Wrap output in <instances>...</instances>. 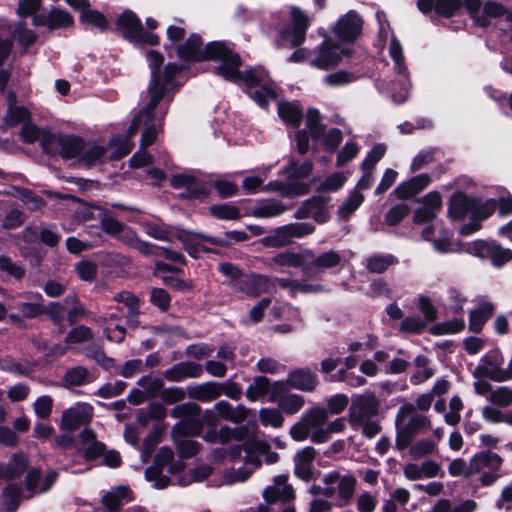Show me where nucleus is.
<instances>
[{"mask_svg":"<svg viewBox=\"0 0 512 512\" xmlns=\"http://www.w3.org/2000/svg\"><path fill=\"white\" fill-rule=\"evenodd\" d=\"M270 389V380L265 376H257L245 391L246 398L254 402L265 396Z\"/></svg>","mask_w":512,"mask_h":512,"instance_id":"37998d69","label":"nucleus"},{"mask_svg":"<svg viewBox=\"0 0 512 512\" xmlns=\"http://www.w3.org/2000/svg\"><path fill=\"white\" fill-rule=\"evenodd\" d=\"M172 438L180 457L190 458L198 453L199 444L196 441L188 439L187 436L178 435V433L172 435Z\"/></svg>","mask_w":512,"mask_h":512,"instance_id":"49530a36","label":"nucleus"},{"mask_svg":"<svg viewBox=\"0 0 512 512\" xmlns=\"http://www.w3.org/2000/svg\"><path fill=\"white\" fill-rule=\"evenodd\" d=\"M302 420L311 433L313 443H324L327 441L325 425L328 420V412L324 408H312L302 415Z\"/></svg>","mask_w":512,"mask_h":512,"instance_id":"a211bd4d","label":"nucleus"},{"mask_svg":"<svg viewBox=\"0 0 512 512\" xmlns=\"http://www.w3.org/2000/svg\"><path fill=\"white\" fill-rule=\"evenodd\" d=\"M288 383L293 389L312 392L318 385V377L308 368H297L289 372Z\"/></svg>","mask_w":512,"mask_h":512,"instance_id":"bb28decb","label":"nucleus"},{"mask_svg":"<svg viewBox=\"0 0 512 512\" xmlns=\"http://www.w3.org/2000/svg\"><path fill=\"white\" fill-rule=\"evenodd\" d=\"M91 381L92 377L88 369L83 366L72 367L63 376V385L66 388L81 386Z\"/></svg>","mask_w":512,"mask_h":512,"instance_id":"f704fd0d","label":"nucleus"},{"mask_svg":"<svg viewBox=\"0 0 512 512\" xmlns=\"http://www.w3.org/2000/svg\"><path fill=\"white\" fill-rule=\"evenodd\" d=\"M27 465L28 462L24 455H13L5 472V477L7 479H14L19 477L26 470Z\"/></svg>","mask_w":512,"mask_h":512,"instance_id":"13d9d810","label":"nucleus"},{"mask_svg":"<svg viewBox=\"0 0 512 512\" xmlns=\"http://www.w3.org/2000/svg\"><path fill=\"white\" fill-rule=\"evenodd\" d=\"M210 213L222 220H237L240 218V210L232 204L213 205L209 208Z\"/></svg>","mask_w":512,"mask_h":512,"instance_id":"603ef678","label":"nucleus"},{"mask_svg":"<svg viewBox=\"0 0 512 512\" xmlns=\"http://www.w3.org/2000/svg\"><path fill=\"white\" fill-rule=\"evenodd\" d=\"M260 422L264 426L279 428L283 425L284 417L281 411L275 408H262L259 411Z\"/></svg>","mask_w":512,"mask_h":512,"instance_id":"864d4df0","label":"nucleus"},{"mask_svg":"<svg viewBox=\"0 0 512 512\" xmlns=\"http://www.w3.org/2000/svg\"><path fill=\"white\" fill-rule=\"evenodd\" d=\"M71 15L63 10L54 9L47 16H35L33 24L35 26L47 25L50 29L68 27L72 24Z\"/></svg>","mask_w":512,"mask_h":512,"instance_id":"c756f323","label":"nucleus"},{"mask_svg":"<svg viewBox=\"0 0 512 512\" xmlns=\"http://www.w3.org/2000/svg\"><path fill=\"white\" fill-rule=\"evenodd\" d=\"M41 147L43 152L49 155H60L63 159L68 160L81 154L84 142L72 135L44 133L41 137Z\"/></svg>","mask_w":512,"mask_h":512,"instance_id":"6e6552de","label":"nucleus"},{"mask_svg":"<svg viewBox=\"0 0 512 512\" xmlns=\"http://www.w3.org/2000/svg\"><path fill=\"white\" fill-rule=\"evenodd\" d=\"M248 452H251L252 454L255 452L259 456H264V461L267 464H274L279 459L278 453L271 451L269 445L264 441L253 442L249 446Z\"/></svg>","mask_w":512,"mask_h":512,"instance_id":"680f3d73","label":"nucleus"},{"mask_svg":"<svg viewBox=\"0 0 512 512\" xmlns=\"http://www.w3.org/2000/svg\"><path fill=\"white\" fill-rule=\"evenodd\" d=\"M93 414V408L87 403H77L62 412L59 427L65 432H73L81 425L88 423Z\"/></svg>","mask_w":512,"mask_h":512,"instance_id":"f3484780","label":"nucleus"},{"mask_svg":"<svg viewBox=\"0 0 512 512\" xmlns=\"http://www.w3.org/2000/svg\"><path fill=\"white\" fill-rule=\"evenodd\" d=\"M287 207L279 201L265 202L253 210V216L257 218H273L283 214Z\"/></svg>","mask_w":512,"mask_h":512,"instance_id":"a18cd8bd","label":"nucleus"},{"mask_svg":"<svg viewBox=\"0 0 512 512\" xmlns=\"http://www.w3.org/2000/svg\"><path fill=\"white\" fill-rule=\"evenodd\" d=\"M307 261L305 263V273L308 276H317L325 269L336 267L341 262V256L335 251L324 252L314 256L311 251L305 252Z\"/></svg>","mask_w":512,"mask_h":512,"instance_id":"aec40b11","label":"nucleus"},{"mask_svg":"<svg viewBox=\"0 0 512 512\" xmlns=\"http://www.w3.org/2000/svg\"><path fill=\"white\" fill-rule=\"evenodd\" d=\"M274 262L276 264L282 265V266H292V267H299L302 266L303 270L305 271V263L307 261V257L305 256V253L303 255L292 253V252H284L281 254L276 255L273 258Z\"/></svg>","mask_w":512,"mask_h":512,"instance_id":"4d7b16f0","label":"nucleus"},{"mask_svg":"<svg viewBox=\"0 0 512 512\" xmlns=\"http://www.w3.org/2000/svg\"><path fill=\"white\" fill-rule=\"evenodd\" d=\"M189 239L192 241H195V244L187 246V252L189 253V255H191L194 258L197 257L198 251H205V252L210 251L208 248H206L203 245V243H210V244L218 245V246H224L226 244L225 241L220 238H216V237H212V236H208V235L196 233V232H191L189 234Z\"/></svg>","mask_w":512,"mask_h":512,"instance_id":"c9c22d12","label":"nucleus"},{"mask_svg":"<svg viewBox=\"0 0 512 512\" xmlns=\"http://www.w3.org/2000/svg\"><path fill=\"white\" fill-rule=\"evenodd\" d=\"M291 27L281 31V45L290 48L300 46L306 38V31L310 26L311 19L308 15L296 6L290 9Z\"/></svg>","mask_w":512,"mask_h":512,"instance_id":"9b49d317","label":"nucleus"},{"mask_svg":"<svg viewBox=\"0 0 512 512\" xmlns=\"http://www.w3.org/2000/svg\"><path fill=\"white\" fill-rule=\"evenodd\" d=\"M397 263V258L391 254H374L367 258L366 268L371 273L381 274Z\"/></svg>","mask_w":512,"mask_h":512,"instance_id":"e433bc0d","label":"nucleus"},{"mask_svg":"<svg viewBox=\"0 0 512 512\" xmlns=\"http://www.w3.org/2000/svg\"><path fill=\"white\" fill-rule=\"evenodd\" d=\"M463 409V402L459 396H453L449 401V411L444 415V421L450 426L457 425L461 420L460 412Z\"/></svg>","mask_w":512,"mask_h":512,"instance_id":"052dcab7","label":"nucleus"},{"mask_svg":"<svg viewBox=\"0 0 512 512\" xmlns=\"http://www.w3.org/2000/svg\"><path fill=\"white\" fill-rule=\"evenodd\" d=\"M503 459L497 453L490 450L476 453L469 461L470 474L475 475L482 472L485 468L495 472L502 466Z\"/></svg>","mask_w":512,"mask_h":512,"instance_id":"a878e982","label":"nucleus"},{"mask_svg":"<svg viewBox=\"0 0 512 512\" xmlns=\"http://www.w3.org/2000/svg\"><path fill=\"white\" fill-rule=\"evenodd\" d=\"M476 245L481 249V256L488 257L495 267H501L512 259V251L498 244L480 242Z\"/></svg>","mask_w":512,"mask_h":512,"instance_id":"c85d7f7f","label":"nucleus"},{"mask_svg":"<svg viewBox=\"0 0 512 512\" xmlns=\"http://www.w3.org/2000/svg\"><path fill=\"white\" fill-rule=\"evenodd\" d=\"M220 383L205 382L187 387L188 396L200 402H211L221 396Z\"/></svg>","mask_w":512,"mask_h":512,"instance_id":"cd10ccee","label":"nucleus"},{"mask_svg":"<svg viewBox=\"0 0 512 512\" xmlns=\"http://www.w3.org/2000/svg\"><path fill=\"white\" fill-rule=\"evenodd\" d=\"M218 269L225 277L229 279L228 285L233 290L236 287V283L239 282L244 275L238 266L228 262L220 263Z\"/></svg>","mask_w":512,"mask_h":512,"instance_id":"774afa93","label":"nucleus"},{"mask_svg":"<svg viewBox=\"0 0 512 512\" xmlns=\"http://www.w3.org/2000/svg\"><path fill=\"white\" fill-rule=\"evenodd\" d=\"M464 327L465 321L461 318H455L435 325L433 333L438 335L454 334L462 331Z\"/></svg>","mask_w":512,"mask_h":512,"instance_id":"e2e57ef3","label":"nucleus"},{"mask_svg":"<svg viewBox=\"0 0 512 512\" xmlns=\"http://www.w3.org/2000/svg\"><path fill=\"white\" fill-rule=\"evenodd\" d=\"M93 339V332L91 328L84 326V325H78L74 328H72L65 337V343L67 345H73V344H81L88 342Z\"/></svg>","mask_w":512,"mask_h":512,"instance_id":"09e8293b","label":"nucleus"},{"mask_svg":"<svg viewBox=\"0 0 512 512\" xmlns=\"http://www.w3.org/2000/svg\"><path fill=\"white\" fill-rule=\"evenodd\" d=\"M260 465V460L257 456L247 451V455L245 457L244 465L239 468L237 471L229 472L225 475L226 483L232 484L235 482H243L247 480L254 469Z\"/></svg>","mask_w":512,"mask_h":512,"instance_id":"2f4dec72","label":"nucleus"},{"mask_svg":"<svg viewBox=\"0 0 512 512\" xmlns=\"http://www.w3.org/2000/svg\"><path fill=\"white\" fill-rule=\"evenodd\" d=\"M376 19L379 25V37L386 39L390 37L389 56L394 63V71L400 77L401 92L399 94H392V99L395 103L401 104L408 98L411 83L409 79L408 67L405 63L403 47L397 37L394 35L387 16L383 11L376 12Z\"/></svg>","mask_w":512,"mask_h":512,"instance_id":"39448f33","label":"nucleus"},{"mask_svg":"<svg viewBox=\"0 0 512 512\" xmlns=\"http://www.w3.org/2000/svg\"><path fill=\"white\" fill-rule=\"evenodd\" d=\"M423 205L419 207L413 216V222L416 224H423L435 219L441 210L442 200L438 192L433 191L428 193L422 201Z\"/></svg>","mask_w":512,"mask_h":512,"instance_id":"5701e85b","label":"nucleus"},{"mask_svg":"<svg viewBox=\"0 0 512 512\" xmlns=\"http://www.w3.org/2000/svg\"><path fill=\"white\" fill-rule=\"evenodd\" d=\"M263 497L268 503H274L277 500L289 502L295 498V493L291 485L269 486L264 490Z\"/></svg>","mask_w":512,"mask_h":512,"instance_id":"ea45409f","label":"nucleus"},{"mask_svg":"<svg viewBox=\"0 0 512 512\" xmlns=\"http://www.w3.org/2000/svg\"><path fill=\"white\" fill-rule=\"evenodd\" d=\"M364 196L357 190L350 191L347 199L339 206L338 215L341 219L347 220L363 203Z\"/></svg>","mask_w":512,"mask_h":512,"instance_id":"a19ab883","label":"nucleus"},{"mask_svg":"<svg viewBox=\"0 0 512 512\" xmlns=\"http://www.w3.org/2000/svg\"><path fill=\"white\" fill-rule=\"evenodd\" d=\"M201 44L200 36L192 34L183 45L178 47L179 58L186 61L220 60L217 74L232 82L243 81L249 89L250 97L259 106L265 107L269 101L276 99L277 87L264 68L255 67L241 73L240 57L227 44L213 41L204 49Z\"/></svg>","mask_w":512,"mask_h":512,"instance_id":"f03ea898","label":"nucleus"},{"mask_svg":"<svg viewBox=\"0 0 512 512\" xmlns=\"http://www.w3.org/2000/svg\"><path fill=\"white\" fill-rule=\"evenodd\" d=\"M350 52L349 48L340 47L332 40L326 39L314 50L310 65L318 69L327 70L338 65L341 59L349 55Z\"/></svg>","mask_w":512,"mask_h":512,"instance_id":"4468645a","label":"nucleus"},{"mask_svg":"<svg viewBox=\"0 0 512 512\" xmlns=\"http://www.w3.org/2000/svg\"><path fill=\"white\" fill-rule=\"evenodd\" d=\"M58 474L55 471L48 472L44 479L41 478V471L33 468L28 471L25 477V498H31L35 495L47 492L55 483Z\"/></svg>","mask_w":512,"mask_h":512,"instance_id":"412c9836","label":"nucleus"},{"mask_svg":"<svg viewBox=\"0 0 512 512\" xmlns=\"http://www.w3.org/2000/svg\"><path fill=\"white\" fill-rule=\"evenodd\" d=\"M54 400L49 395L39 396L33 403V410L37 418L44 420L50 417Z\"/></svg>","mask_w":512,"mask_h":512,"instance_id":"6e6d98bb","label":"nucleus"},{"mask_svg":"<svg viewBox=\"0 0 512 512\" xmlns=\"http://www.w3.org/2000/svg\"><path fill=\"white\" fill-rule=\"evenodd\" d=\"M117 30L128 40L149 45L158 44V36L144 31L141 21L131 11H124L117 20Z\"/></svg>","mask_w":512,"mask_h":512,"instance_id":"f8f14e48","label":"nucleus"},{"mask_svg":"<svg viewBox=\"0 0 512 512\" xmlns=\"http://www.w3.org/2000/svg\"><path fill=\"white\" fill-rule=\"evenodd\" d=\"M201 408L198 404L187 402L177 405L171 410V417L181 419L171 431L172 435L178 433L183 436H198L202 432V422L200 420Z\"/></svg>","mask_w":512,"mask_h":512,"instance_id":"0eeeda50","label":"nucleus"},{"mask_svg":"<svg viewBox=\"0 0 512 512\" xmlns=\"http://www.w3.org/2000/svg\"><path fill=\"white\" fill-rule=\"evenodd\" d=\"M396 446L399 450L406 449L412 439L431 426L428 417L418 414L411 403L402 405L395 417Z\"/></svg>","mask_w":512,"mask_h":512,"instance_id":"423d86ee","label":"nucleus"},{"mask_svg":"<svg viewBox=\"0 0 512 512\" xmlns=\"http://www.w3.org/2000/svg\"><path fill=\"white\" fill-rule=\"evenodd\" d=\"M21 487L16 484H9L2 492V505L8 511H15L19 505Z\"/></svg>","mask_w":512,"mask_h":512,"instance_id":"de8ad7c7","label":"nucleus"},{"mask_svg":"<svg viewBox=\"0 0 512 512\" xmlns=\"http://www.w3.org/2000/svg\"><path fill=\"white\" fill-rule=\"evenodd\" d=\"M44 133H51L48 130H39L38 127L30 122L23 124L20 137L23 142L31 144L39 140L41 142V137Z\"/></svg>","mask_w":512,"mask_h":512,"instance_id":"338daca9","label":"nucleus"},{"mask_svg":"<svg viewBox=\"0 0 512 512\" xmlns=\"http://www.w3.org/2000/svg\"><path fill=\"white\" fill-rule=\"evenodd\" d=\"M304 405V398L298 394H288L279 401V408L286 414L297 413Z\"/></svg>","mask_w":512,"mask_h":512,"instance_id":"5fc2aeb1","label":"nucleus"},{"mask_svg":"<svg viewBox=\"0 0 512 512\" xmlns=\"http://www.w3.org/2000/svg\"><path fill=\"white\" fill-rule=\"evenodd\" d=\"M146 57L152 76L146 92L147 101L133 118L127 131V137L130 139L140 128L143 129L140 141L142 149L153 144L158 133L162 130V122L167 113V103L171 101L168 89L172 80L180 71L176 64L170 63L165 66L163 76H161L159 68L163 62L162 55L154 50H149Z\"/></svg>","mask_w":512,"mask_h":512,"instance_id":"7ed1b4c3","label":"nucleus"},{"mask_svg":"<svg viewBox=\"0 0 512 512\" xmlns=\"http://www.w3.org/2000/svg\"><path fill=\"white\" fill-rule=\"evenodd\" d=\"M313 231L314 226L310 223H291L277 228L260 242L266 247H282L290 244L293 239L305 237Z\"/></svg>","mask_w":512,"mask_h":512,"instance_id":"ddd939ff","label":"nucleus"},{"mask_svg":"<svg viewBox=\"0 0 512 512\" xmlns=\"http://www.w3.org/2000/svg\"><path fill=\"white\" fill-rule=\"evenodd\" d=\"M364 21L355 11L342 15L332 28L333 34L342 42H354L362 33Z\"/></svg>","mask_w":512,"mask_h":512,"instance_id":"2eb2a0df","label":"nucleus"},{"mask_svg":"<svg viewBox=\"0 0 512 512\" xmlns=\"http://www.w3.org/2000/svg\"><path fill=\"white\" fill-rule=\"evenodd\" d=\"M379 407V399L370 391L353 397L348 413V422L352 429L361 430L362 435L367 438L375 437L381 430L379 423L373 420Z\"/></svg>","mask_w":512,"mask_h":512,"instance_id":"20e7f679","label":"nucleus"},{"mask_svg":"<svg viewBox=\"0 0 512 512\" xmlns=\"http://www.w3.org/2000/svg\"><path fill=\"white\" fill-rule=\"evenodd\" d=\"M30 120V112L27 108L22 106L9 107L8 113L5 117V122L8 126H15L19 123H27Z\"/></svg>","mask_w":512,"mask_h":512,"instance_id":"bf43d9fd","label":"nucleus"},{"mask_svg":"<svg viewBox=\"0 0 512 512\" xmlns=\"http://www.w3.org/2000/svg\"><path fill=\"white\" fill-rule=\"evenodd\" d=\"M106 155V148L97 144H84L80 160L87 166L103 162Z\"/></svg>","mask_w":512,"mask_h":512,"instance_id":"79ce46f5","label":"nucleus"},{"mask_svg":"<svg viewBox=\"0 0 512 512\" xmlns=\"http://www.w3.org/2000/svg\"><path fill=\"white\" fill-rule=\"evenodd\" d=\"M138 385L144 389L149 398H153L162 390L164 383L160 378L143 376L138 380Z\"/></svg>","mask_w":512,"mask_h":512,"instance_id":"0e129e2a","label":"nucleus"},{"mask_svg":"<svg viewBox=\"0 0 512 512\" xmlns=\"http://www.w3.org/2000/svg\"><path fill=\"white\" fill-rule=\"evenodd\" d=\"M203 374V367L193 361H182L165 370L163 377L169 382H182L188 378H199Z\"/></svg>","mask_w":512,"mask_h":512,"instance_id":"4be33fe9","label":"nucleus"},{"mask_svg":"<svg viewBox=\"0 0 512 512\" xmlns=\"http://www.w3.org/2000/svg\"><path fill=\"white\" fill-rule=\"evenodd\" d=\"M201 44L200 36L192 34L183 45L178 47L179 58L186 61L220 60L217 74L232 82L243 81L249 89L250 97L259 106L265 107L269 101L276 99L277 87L264 68L255 67L241 73L240 57L227 44L213 41L204 49Z\"/></svg>","mask_w":512,"mask_h":512,"instance_id":"f257e3e1","label":"nucleus"},{"mask_svg":"<svg viewBox=\"0 0 512 512\" xmlns=\"http://www.w3.org/2000/svg\"><path fill=\"white\" fill-rule=\"evenodd\" d=\"M175 189H182L181 196L187 199H204L210 192L212 183L208 178L193 173H181L170 179Z\"/></svg>","mask_w":512,"mask_h":512,"instance_id":"1a4fd4ad","label":"nucleus"},{"mask_svg":"<svg viewBox=\"0 0 512 512\" xmlns=\"http://www.w3.org/2000/svg\"><path fill=\"white\" fill-rule=\"evenodd\" d=\"M275 284L266 276L250 274L243 275L236 283L235 291L244 293L250 297H257L260 294L271 292Z\"/></svg>","mask_w":512,"mask_h":512,"instance_id":"6ab92c4d","label":"nucleus"},{"mask_svg":"<svg viewBox=\"0 0 512 512\" xmlns=\"http://www.w3.org/2000/svg\"><path fill=\"white\" fill-rule=\"evenodd\" d=\"M495 306L489 301L481 303L480 307L470 312L469 329L474 333H479L488 319L493 315Z\"/></svg>","mask_w":512,"mask_h":512,"instance_id":"7c9ffc66","label":"nucleus"},{"mask_svg":"<svg viewBox=\"0 0 512 512\" xmlns=\"http://www.w3.org/2000/svg\"><path fill=\"white\" fill-rule=\"evenodd\" d=\"M215 410L220 418L231 421L233 423H240L244 421L249 413V409L244 405L233 407L226 401H219L215 404Z\"/></svg>","mask_w":512,"mask_h":512,"instance_id":"473e14b6","label":"nucleus"},{"mask_svg":"<svg viewBox=\"0 0 512 512\" xmlns=\"http://www.w3.org/2000/svg\"><path fill=\"white\" fill-rule=\"evenodd\" d=\"M80 437L82 439L84 453L87 459L92 460L103 454L105 445L96 440V435L91 429H83Z\"/></svg>","mask_w":512,"mask_h":512,"instance_id":"72a5a7b5","label":"nucleus"},{"mask_svg":"<svg viewBox=\"0 0 512 512\" xmlns=\"http://www.w3.org/2000/svg\"><path fill=\"white\" fill-rule=\"evenodd\" d=\"M462 0H418L417 6L422 13L433 9L442 17L450 18L461 8Z\"/></svg>","mask_w":512,"mask_h":512,"instance_id":"393cba45","label":"nucleus"},{"mask_svg":"<svg viewBox=\"0 0 512 512\" xmlns=\"http://www.w3.org/2000/svg\"><path fill=\"white\" fill-rule=\"evenodd\" d=\"M503 363L504 358L501 352L491 350L480 359L475 368V374L497 382L507 381L506 369L502 368Z\"/></svg>","mask_w":512,"mask_h":512,"instance_id":"dca6fc26","label":"nucleus"},{"mask_svg":"<svg viewBox=\"0 0 512 512\" xmlns=\"http://www.w3.org/2000/svg\"><path fill=\"white\" fill-rule=\"evenodd\" d=\"M320 207V199L319 198H311L303 202V204L297 209L294 214L296 219H305L312 217L317 222L323 223L325 222V217L323 219H319L317 214L314 213V209H318Z\"/></svg>","mask_w":512,"mask_h":512,"instance_id":"3c124183","label":"nucleus"},{"mask_svg":"<svg viewBox=\"0 0 512 512\" xmlns=\"http://www.w3.org/2000/svg\"><path fill=\"white\" fill-rule=\"evenodd\" d=\"M278 114L285 123L292 126H298L302 118L301 109L297 104L290 102L280 103Z\"/></svg>","mask_w":512,"mask_h":512,"instance_id":"c03bdc74","label":"nucleus"},{"mask_svg":"<svg viewBox=\"0 0 512 512\" xmlns=\"http://www.w3.org/2000/svg\"><path fill=\"white\" fill-rule=\"evenodd\" d=\"M414 365L416 371L410 377L411 384H422L434 375V370L429 366V360L426 356L418 355L414 359Z\"/></svg>","mask_w":512,"mask_h":512,"instance_id":"58836bf2","label":"nucleus"},{"mask_svg":"<svg viewBox=\"0 0 512 512\" xmlns=\"http://www.w3.org/2000/svg\"><path fill=\"white\" fill-rule=\"evenodd\" d=\"M470 205V199L465 194L454 193L449 202V216L454 220L462 219L467 214Z\"/></svg>","mask_w":512,"mask_h":512,"instance_id":"4c0bfd02","label":"nucleus"},{"mask_svg":"<svg viewBox=\"0 0 512 512\" xmlns=\"http://www.w3.org/2000/svg\"><path fill=\"white\" fill-rule=\"evenodd\" d=\"M487 400L494 405L507 407L512 403V389L507 386L492 389L487 396Z\"/></svg>","mask_w":512,"mask_h":512,"instance_id":"8fccbe9b","label":"nucleus"},{"mask_svg":"<svg viewBox=\"0 0 512 512\" xmlns=\"http://www.w3.org/2000/svg\"><path fill=\"white\" fill-rule=\"evenodd\" d=\"M323 495L332 497L338 492V505L345 506L352 499L355 491L356 479L350 474L341 475L330 472L323 477Z\"/></svg>","mask_w":512,"mask_h":512,"instance_id":"9d476101","label":"nucleus"},{"mask_svg":"<svg viewBox=\"0 0 512 512\" xmlns=\"http://www.w3.org/2000/svg\"><path fill=\"white\" fill-rule=\"evenodd\" d=\"M320 115L316 109H309L306 114V127L312 138L318 139L323 136L324 128L319 122Z\"/></svg>","mask_w":512,"mask_h":512,"instance_id":"69168bd1","label":"nucleus"},{"mask_svg":"<svg viewBox=\"0 0 512 512\" xmlns=\"http://www.w3.org/2000/svg\"><path fill=\"white\" fill-rule=\"evenodd\" d=\"M316 456V450L311 446L300 449L294 456L295 475L308 482L313 476V461Z\"/></svg>","mask_w":512,"mask_h":512,"instance_id":"b1692460","label":"nucleus"}]
</instances>
